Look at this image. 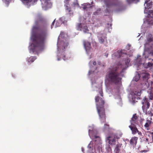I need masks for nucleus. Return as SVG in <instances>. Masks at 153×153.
Returning a JSON list of instances; mask_svg holds the SVG:
<instances>
[{"mask_svg": "<svg viewBox=\"0 0 153 153\" xmlns=\"http://www.w3.org/2000/svg\"><path fill=\"white\" fill-rule=\"evenodd\" d=\"M33 43L32 48L33 53L43 49L48 34L47 25L44 18L39 17L32 29Z\"/></svg>", "mask_w": 153, "mask_h": 153, "instance_id": "f257e3e1", "label": "nucleus"}, {"mask_svg": "<svg viewBox=\"0 0 153 153\" xmlns=\"http://www.w3.org/2000/svg\"><path fill=\"white\" fill-rule=\"evenodd\" d=\"M122 68L121 64H116L109 68L105 79L106 85H108L109 84L118 85L121 84Z\"/></svg>", "mask_w": 153, "mask_h": 153, "instance_id": "f03ea898", "label": "nucleus"}, {"mask_svg": "<svg viewBox=\"0 0 153 153\" xmlns=\"http://www.w3.org/2000/svg\"><path fill=\"white\" fill-rule=\"evenodd\" d=\"M99 95L100 94L102 98L99 97V96L95 97V100L96 108L101 122L105 123L106 121L105 110L104 108L105 102L103 100V93L102 89H99Z\"/></svg>", "mask_w": 153, "mask_h": 153, "instance_id": "7ed1b4c3", "label": "nucleus"}, {"mask_svg": "<svg viewBox=\"0 0 153 153\" xmlns=\"http://www.w3.org/2000/svg\"><path fill=\"white\" fill-rule=\"evenodd\" d=\"M105 5L107 8H109L112 6L115 7L117 11H120L124 9V6L122 2L121 1L118 0L112 3H105Z\"/></svg>", "mask_w": 153, "mask_h": 153, "instance_id": "20e7f679", "label": "nucleus"}, {"mask_svg": "<svg viewBox=\"0 0 153 153\" xmlns=\"http://www.w3.org/2000/svg\"><path fill=\"white\" fill-rule=\"evenodd\" d=\"M122 134L117 133L112 134L107 138L108 143L111 145H114L116 144V139H118L121 137Z\"/></svg>", "mask_w": 153, "mask_h": 153, "instance_id": "39448f33", "label": "nucleus"}, {"mask_svg": "<svg viewBox=\"0 0 153 153\" xmlns=\"http://www.w3.org/2000/svg\"><path fill=\"white\" fill-rule=\"evenodd\" d=\"M93 3V1L91 2V4L89 3H84L81 4V6L80 8L81 9H82L85 12L91 11V9L93 5H91Z\"/></svg>", "mask_w": 153, "mask_h": 153, "instance_id": "423d86ee", "label": "nucleus"}, {"mask_svg": "<svg viewBox=\"0 0 153 153\" xmlns=\"http://www.w3.org/2000/svg\"><path fill=\"white\" fill-rule=\"evenodd\" d=\"M98 38L99 42L101 44H103L107 46V39L106 36L103 34H99L98 36Z\"/></svg>", "mask_w": 153, "mask_h": 153, "instance_id": "0eeeda50", "label": "nucleus"}, {"mask_svg": "<svg viewBox=\"0 0 153 153\" xmlns=\"http://www.w3.org/2000/svg\"><path fill=\"white\" fill-rule=\"evenodd\" d=\"M129 127L130 128L132 134H135L137 133L138 135H142L141 132L138 130L135 125H133L132 123H131V125L129 126Z\"/></svg>", "mask_w": 153, "mask_h": 153, "instance_id": "6e6552de", "label": "nucleus"}, {"mask_svg": "<svg viewBox=\"0 0 153 153\" xmlns=\"http://www.w3.org/2000/svg\"><path fill=\"white\" fill-rule=\"evenodd\" d=\"M68 45V43L67 42H65L64 41H62L60 44L59 45L58 42L57 43V47L58 49L60 51L61 50L62 51H64V50L66 48Z\"/></svg>", "mask_w": 153, "mask_h": 153, "instance_id": "1a4fd4ad", "label": "nucleus"}, {"mask_svg": "<svg viewBox=\"0 0 153 153\" xmlns=\"http://www.w3.org/2000/svg\"><path fill=\"white\" fill-rule=\"evenodd\" d=\"M134 94V95L132 97V102L133 104L135 103L136 102H137V100L140 99L139 96L141 95V91L138 92L136 91L135 92Z\"/></svg>", "mask_w": 153, "mask_h": 153, "instance_id": "9d476101", "label": "nucleus"}, {"mask_svg": "<svg viewBox=\"0 0 153 153\" xmlns=\"http://www.w3.org/2000/svg\"><path fill=\"white\" fill-rule=\"evenodd\" d=\"M142 104H143L142 108L143 109L147 110L148 109L150 106V104L148 101V99L145 97L142 101Z\"/></svg>", "mask_w": 153, "mask_h": 153, "instance_id": "9b49d317", "label": "nucleus"}, {"mask_svg": "<svg viewBox=\"0 0 153 153\" xmlns=\"http://www.w3.org/2000/svg\"><path fill=\"white\" fill-rule=\"evenodd\" d=\"M43 7L48 8L51 6V3L49 0H40Z\"/></svg>", "mask_w": 153, "mask_h": 153, "instance_id": "f8f14e48", "label": "nucleus"}, {"mask_svg": "<svg viewBox=\"0 0 153 153\" xmlns=\"http://www.w3.org/2000/svg\"><path fill=\"white\" fill-rule=\"evenodd\" d=\"M126 53L124 50L118 51L114 53L113 55L117 58H119L121 56H123L124 55H126Z\"/></svg>", "mask_w": 153, "mask_h": 153, "instance_id": "ddd939ff", "label": "nucleus"}, {"mask_svg": "<svg viewBox=\"0 0 153 153\" xmlns=\"http://www.w3.org/2000/svg\"><path fill=\"white\" fill-rule=\"evenodd\" d=\"M140 76L143 80L147 81L149 78L150 75L149 73H147L145 71H143L140 73Z\"/></svg>", "mask_w": 153, "mask_h": 153, "instance_id": "4468645a", "label": "nucleus"}, {"mask_svg": "<svg viewBox=\"0 0 153 153\" xmlns=\"http://www.w3.org/2000/svg\"><path fill=\"white\" fill-rule=\"evenodd\" d=\"M84 45L85 50L87 53H88L90 49H91V45L90 42H84Z\"/></svg>", "mask_w": 153, "mask_h": 153, "instance_id": "2eb2a0df", "label": "nucleus"}, {"mask_svg": "<svg viewBox=\"0 0 153 153\" xmlns=\"http://www.w3.org/2000/svg\"><path fill=\"white\" fill-rule=\"evenodd\" d=\"M138 138L137 137H131L130 140V144L133 147L135 146L137 143Z\"/></svg>", "mask_w": 153, "mask_h": 153, "instance_id": "dca6fc26", "label": "nucleus"}, {"mask_svg": "<svg viewBox=\"0 0 153 153\" xmlns=\"http://www.w3.org/2000/svg\"><path fill=\"white\" fill-rule=\"evenodd\" d=\"M138 117L136 115V114H134L131 119L130 120V122L131 123H131H132L133 125L137 124L138 122L137 121V119Z\"/></svg>", "mask_w": 153, "mask_h": 153, "instance_id": "f3484780", "label": "nucleus"}, {"mask_svg": "<svg viewBox=\"0 0 153 153\" xmlns=\"http://www.w3.org/2000/svg\"><path fill=\"white\" fill-rule=\"evenodd\" d=\"M148 7H149V8L152 9L153 10H149L150 14H149V16L153 18V2H151L149 4H148Z\"/></svg>", "mask_w": 153, "mask_h": 153, "instance_id": "a211bd4d", "label": "nucleus"}, {"mask_svg": "<svg viewBox=\"0 0 153 153\" xmlns=\"http://www.w3.org/2000/svg\"><path fill=\"white\" fill-rule=\"evenodd\" d=\"M122 144L120 143H118L116 145L114 151L115 153H119L120 151V148L122 146Z\"/></svg>", "mask_w": 153, "mask_h": 153, "instance_id": "6ab92c4d", "label": "nucleus"}, {"mask_svg": "<svg viewBox=\"0 0 153 153\" xmlns=\"http://www.w3.org/2000/svg\"><path fill=\"white\" fill-rule=\"evenodd\" d=\"M152 121L149 120H147L146 121V122L144 125V127L147 130H149V127L151 124Z\"/></svg>", "mask_w": 153, "mask_h": 153, "instance_id": "aec40b11", "label": "nucleus"}, {"mask_svg": "<svg viewBox=\"0 0 153 153\" xmlns=\"http://www.w3.org/2000/svg\"><path fill=\"white\" fill-rule=\"evenodd\" d=\"M36 57L35 56H30L27 58V60L29 63L33 62L36 59Z\"/></svg>", "mask_w": 153, "mask_h": 153, "instance_id": "412c9836", "label": "nucleus"}, {"mask_svg": "<svg viewBox=\"0 0 153 153\" xmlns=\"http://www.w3.org/2000/svg\"><path fill=\"white\" fill-rule=\"evenodd\" d=\"M22 1L25 4H27L29 3L32 2H35V1H37V0H20Z\"/></svg>", "mask_w": 153, "mask_h": 153, "instance_id": "4be33fe9", "label": "nucleus"}, {"mask_svg": "<svg viewBox=\"0 0 153 153\" xmlns=\"http://www.w3.org/2000/svg\"><path fill=\"white\" fill-rule=\"evenodd\" d=\"M65 10L66 12L68 13H70L71 11V7L68 5V4L65 5Z\"/></svg>", "mask_w": 153, "mask_h": 153, "instance_id": "5701e85b", "label": "nucleus"}, {"mask_svg": "<svg viewBox=\"0 0 153 153\" xmlns=\"http://www.w3.org/2000/svg\"><path fill=\"white\" fill-rule=\"evenodd\" d=\"M83 31L85 33H88L89 30L88 29V27L86 25L84 24H83V26L82 28Z\"/></svg>", "mask_w": 153, "mask_h": 153, "instance_id": "b1692460", "label": "nucleus"}, {"mask_svg": "<svg viewBox=\"0 0 153 153\" xmlns=\"http://www.w3.org/2000/svg\"><path fill=\"white\" fill-rule=\"evenodd\" d=\"M83 24L82 23H78L76 25L77 29L78 30H82V28L83 26Z\"/></svg>", "mask_w": 153, "mask_h": 153, "instance_id": "393cba45", "label": "nucleus"}, {"mask_svg": "<svg viewBox=\"0 0 153 153\" xmlns=\"http://www.w3.org/2000/svg\"><path fill=\"white\" fill-rule=\"evenodd\" d=\"M127 2L131 4L132 3H137L139 2L140 1L139 0H127Z\"/></svg>", "mask_w": 153, "mask_h": 153, "instance_id": "a878e982", "label": "nucleus"}, {"mask_svg": "<svg viewBox=\"0 0 153 153\" xmlns=\"http://www.w3.org/2000/svg\"><path fill=\"white\" fill-rule=\"evenodd\" d=\"M147 41L148 42H151L153 40V39L152 37V35L151 34L148 36L147 38Z\"/></svg>", "mask_w": 153, "mask_h": 153, "instance_id": "bb28decb", "label": "nucleus"}, {"mask_svg": "<svg viewBox=\"0 0 153 153\" xmlns=\"http://www.w3.org/2000/svg\"><path fill=\"white\" fill-rule=\"evenodd\" d=\"M73 5H74V7L79 6V4L78 3L77 0H76L73 2Z\"/></svg>", "mask_w": 153, "mask_h": 153, "instance_id": "cd10ccee", "label": "nucleus"}, {"mask_svg": "<svg viewBox=\"0 0 153 153\" xmlns=\"http://www.w3.org/2000/svg\"><path fill=\"white\" fill-rule=\"evenodd\" d=\"M140 77H141L140 74H138L135 77V80L136 81H138Z\"/></svg>", "mask_w": 153, "mask_h": 153, "instance_id": "c85d7f7f", "label": "nucleus"}, {"mask_svg": "<svg viewBox=\"0 0 153 153\" xmlns=\"http://www.w3.org/2000/svg\"><path fill=\"white\" fill-rule=\"evenodd\" d=\"M151 67H153V63H151L150 62H149L147 63V66L145 67L146 68H149Z\"/></svg>", "mask_w": 153, "mask_h": 153, "instance_id": "c756f323", "label": "nucleus"}, {"mask_svg": "<svg viewBox=\"0 0 153 153\" xmlns=\"http://www.w3.org/2000/svg\"><path fill=\"white\" fill-rule=\"evenodd\" d=\"M106 149L107 151L108 152H110L111 151V148L109 145L107 146L106 147Z\"/></svg>", "mask_w": 153, "mask_h": 153, "instance_id": "7c9ffc66", "label": "nucleus"}, {"mask_svg": "<svg viewBox=\"0 0 153 153\" xmlns=\"http://www.w3.org/2000/svg\"><path fill=\"white\" fill-rule=\"evenodd\" d=\"M64 35H65V33L63 32H61L59 36V38L60 37H64Z\"/></svg>", "mask_w": 153, "mask_h": 153, "instance_id": "2f4dec72", "label": "nucleus"}, {"mask_svg": "<svg viewBox=\"0 0 153 153\" xmlns=\"http://www.w3.org/2000/svg\"><path fill=\"white\" fill-rule=\"evenodd\" d=\"M109 125L107 124H105L104 125V128L105 129H109Z\"/></svg>", "mask_w": 153, "mask_h": 153, "instance_id": "473e14b6", "label": "nucleus"}, {"mask_svg": "<svg viewBox=\"0 0 153 153\" xmlns=\"http://www.w3.org/2000/svg\"><path fill=\"white\" fill-rule=\"evenodd\" d=\"M2 0L3 1L5 2L7 4H9V3L11 1V0Z\"/></svg>", "mask_w": 153, "mask_h": 153, "instance_id": "72a5a7b5", "label": "nucleus"}, {"mask_svg": "<svg viewBox=\"0 0 153 153\" xmlns=\"http://www.w3.org/2000/svg\"><path fill=\"white\" fill-rule=\"evenodd\" d=\"M153 98V95L152 94H150L149 95V99L151 100H152Z\"/></svg>", "mask_w": 153, "mask_h": 153, "instance_id": "f704fd0d", "label": "nucleus"}, {"mask_svg": "<svg viewBox=\"0 0 153 153\" xmlns=\"http://www.w3.org/2000/svg\"><path fill=\"white\" fill-rule=\"evenodd\" d=\"M69 0H64V3L67 4H68V3L69 2Z\"/></svg>", "mask_w": 153, "mask_h": 153, "instance_id": "c9c22d12", "label": "nucleus"}, {"mask_svg": "<svg viewBox=\"0 0 153 153\" xmlns=\"http://www.w3.org/2000/svg\"><path fill=\"white\" fill-rule=\"evenodd\" d=\"M130 62V60L129 59H127L126 60V61L125 62L126 65H127V63H128Z\"/></svg>", "mask_w": 153, "mask_h": 153, "instance_id": "e433bc0d", "label": "nucleus"}, {"mask_svg": "<svg viewBox=\"0 0 153 153\" xmlns=\"http://www.w3.org/2000/svg\"><path fill=\"white\" fill-rule=\"evenodd\" d=\"M62 57H63V59H64V60H65L66 59H65V56L64 55V54L63 53L62 55Z\"/></svg>", "mask_w": 153, "mask_h": 153, "instance_id": "4c0bfd02", "label": "nucleus"}, {"mask_svg": "<svg viewBox=\"0 0 153 153\" xmlns=\"http://www.w3.org/2000/svg\"><path fill=\"white\" fill-rule=\"evenodd\" d=\"M65 18L64 17H62L60 18L59 19V21L61 22H62L63 20L65 19Z\"/></svg>", "mask_w": 153, "mask_h": 153, "instance_id": "58836bf2", "label": "nucleus"}, {"mask_svg": "<svg viewBox=\"0 0 153 153\" xmlns=\"http://www.w3.org/2000/svg\"><path fill=\"white\" fill-rule=\"evenodd\" d=\"M55 19L53 21V22L52 23V25H51V28H52V26L53 25H54V24L55 23Z\"/></svg>", "mask_w": 153, "mask_h": 153, "instance_id": "ea45409f", "label": "nucleus"}, {"mask_svg": "<svg viewBox=\"0 0 153 153\" xmlns=\"http://www.w3.org/2000/svg\"><path fill=\"white\" fill-rule=\"evenodd\" d=\"M96 64H97V63H96V62L95 61H94V62H93V65H96Z\"/></svg>", "mask_w": 153, "mask_h": 153, "instance_id": "a19ab883", "label": "nucleus"}, {"mask_svg": "<svg viewBox=\"0 0 153 153\" xmlns=\"http://www.w3.org/2000/svg\"><path fill=\"white\" fill-rule=\"evenodd\" d=\"M99 138V136H97L96 135L94 136L95 139H96V138Z\"/></svg>", "mask_w": 153, "mask_h": 153, "instance_id": "79ce46f5", "label": "nucleus"}, {"mask_svg": "<svg viewBox=\"0 0 153 153\" xmlns=\"http://www.w3.org/2000/svg\"><path fill=\"white\" fill-rule=\"evenodd\" d=\"M151 55L153 56V50L151 51Z\"/></svg>", "mask_w": 153, "mask_h": 153, "instance_id": "37998d69", "label": "nucleus"}, {"mask_svg": "<svg viewBox=\"0 0 153 153\" xmlns=\"http://www.w3.org/2000/svg\"><path fill=\"white\" fill-rule=\"evenodd\" d=\"M148 141H149V139H148V138H146V142H148Z\"/></svg>", "mask_w": 153, "mask_h": 153, "instance_id": "c03bdc74", "label": "nucleus"}, {"mask_svg": "<svg viewBox=\"0 0 153 153\" xmlns=\"http://www.w3.org/2000/svg\"><path fill=\"white\" fill-rule=\"evenodd\" d=\"M60 59H61V58H60H60H59V57H58V58H57V60H58V61H59V60H60Z\"/></svg>", "mask_w": 153, "mask_h": 153, "instance_id": "a18cd8bd", "label": "nucleus"}, {"mask_svg": "<svg viewBox=\"0 0 153 153\" xmlns=\"http://www.w3.org/2000/svg\"><path fill=\"white\" fill-rule=\"evenodd\" d=\"M152 140L153 141V136H152Z\"/></svg>", "mask_w": 153, "mask_h": 153, "instance_id": "49530a36", "label": "nucleus"}, {"mask_svg": "<svg viewBox=\"0 0 153 153\" xmlns=\"http://www.w3.org/2000/svg\"><path fill=\"white\" fill-rule=\"evenodd\" d=\"M110 26L111 27V24L110 25Z\"/></svg>", "mask_w": 153, "mask_h": 153, "instance_id": "de8ad7c7", "label": "nucleus"}, {"mask_svg": "<svg viewBox=\"0 0 153 153\" xmlns=\"http://www.w3.org/2000/svg\"><path fill=\"white\" fill-rule=\"evenodd\" d=\"M152 135H153V132L152 133Z\"/></svg>", "mask_w": 153, "mask_h": 153, "instance_id": "09e8293b", "label": "nucleus"}, {"mask_svg": "<svg viewBox=\"0 0 153 153\" xmlns=\"http://www.w3.org/2000/svg\"><path fill=\"white\" fill-rule=\"evenodd\" d=\"M143 152H146V151H145V150H144V151H143Z\"/></svg>", "mask_w": 153, "mask_h": 153, "instance_id": "8fccbe9b", "label": "nucleus"}, {"mask_svg": "<svg viewBox=\"0 0 153 153\" xmlns=\"http://www.w3.org/2000/svg\"><path fill=\"white\" fill-rule=\"evenodd\" d=\"M63 23H64V22H63Z\"/></svg>", "mask_w": 153, "mask_h": 153, "instance_id": "3c124183", "label": "nucleus"}, {"mask_svg": "<svg viewBox=\"0 0 153 153\" xmlns=\"http://www.w3.org/2000/svg\"><path fill=\"white\" fill-rule=\"evenodd\" d=\"M106 57H107V55H106Z\"/></svg>", "mask_w": 153, "mask_h": 153, "instance_id": "603ef678", "label": "nucleus"}, {"mask_svg": "<svg viewBox=\"0 0 153 153\" xmlns=\"http://www.w3.org/2000/svg\"><path fill=\"white\" fill-rule=\"evenodd\" d=\"M106 57H107V55H106Z\"/></svg>", "mask_w": 153, "mask_h": 153, "instance_id": "864d4df0", "label": "nucleus"}, {"mask_svg": "<svg viewBox=\"0 0 153 153\" xmlns=\"http://www.w3.org/2000/svg\"><path fill=\"white\" fill-rule=\"evenodd\" d=\"M90 130H89V132Z\"/></svg>", "mask_w": 153, "mask_h": 153, "instance_id": "5fc2aeb1", "label": "nucleus"}]
</instances>
